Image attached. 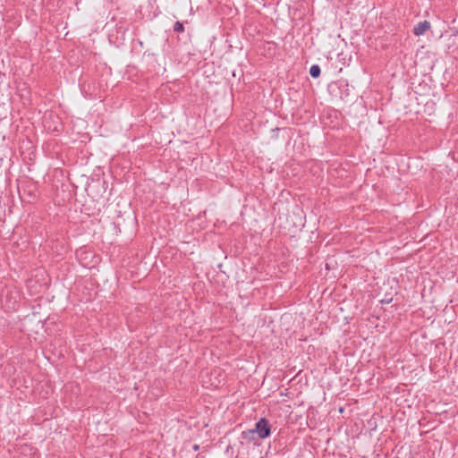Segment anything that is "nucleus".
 <instances>
[{"instance_id":"6e6552de","label":"nucleus","mask_w":458,"mask_h":458,"mask_svg":"<svg viewBox=\"0 0 458 458\" xmlns=\"http://www.w3.org/2000/svg\"><path fill=\"white\" fill-rule=\"evenodd\" d=\"M200 456H201V454H199L197 455V457H196V458H199V457H200Z\"/></svg>"},{"instance_id":"0eeeda50","label":"nucleus","mask_w":458,"mask_h":458,"mask_svg":"<svg viewBox=\"0 0 458 458\" xmlns=\"http://www.w3.org/2000/svg\"><path fill=\"white\" fill-rule=\"evenodd\" d=\"M192 449H193L194 451H199V445L198 444H194V445H192Z\"/></svg>"},{"instance_id":"423d86ee","label":"nucleus","mask_w":458,"mask_h":458,"mask_svg":"<svg viewBox=\"0 0 458 458\" xmlns=\"http://www.w3.org/2000/svg\"><path fill=\"white\" fill-rule=\"evenodd\" d=\"M393 299L391 297H388L387 295L385 296L383 300L380 301L382 304H389L391 303Z\"/></svg>"},{"instance_id":"f257e3e1","label":"nucleus","mask_w":458,"mask_h":458,"mask_svg":"<svg viewBox=\"0 0 458 458\" xmlns=\"http://www.w3.org/2000/svg\"><path fill=\"white\" fill-rule=\"evenodd\" d=\"M255 434L259 436V438L265 439L267 438L271 435V424L269 420L266 418H260L256 423L254 427Z\"/></svg>"},{"instance_id":"39448f33","label":"nucleus","mask_w":458,"mask_h":458,"mask_svg":"<svg viewBox=\"0 0 458 458\" xmlns=\"http://www.w3.org/2000/svg\"><path fill=\"white\" fill-rule=\"evenodd\" d=\"M174 31L177 33H182L184 31L183 23L181 21H176L174 25Z\"/></svg>"},{"instance_id":"f03ea898","label":"nucleus","mask_w":458,"mask_h":458,"mask_svg":"<svg viewBox=\"0 0 458 458\" xmlns=\"http://www.w3.org/2000/svg\"><path fill=\"white\" fill-rule=\"evenodd\" d=\"M430 29V22L428 21H423L417 23L413 28V34L416 36L423 35L428 30Z\"/></svg>"},{"instance_id":"7ed1b4c3","label":"nucleus","mask_w":458,"mask_h":458,"mask_svg":"<svg viewBox=\"0 0 458 458\" xmlns=\"http://www.w3.org/2000/svg\"><path fill=\"white\" fill-rule=\"evenodd\" d=\"M255 431L254 429H249L242 432V438L247 440L248 442H252L255 440Z\"/></svg>"},{"instance_id":"20e7f679","label":"nucleus","mask_w":458,"mask_h":458,"mask_svg":"<svg viewBox=\"0 0 458 458\" xmlns=\"http://www.w3.org/2000/svg\"><path fill=\"white\" fill-rule=\"evenodd\" d=\"M320 73H321V69H320V66L318 64H313L310 66V75L314 78V79H317L320 76Z\"/></svg>"}]
</instances>
